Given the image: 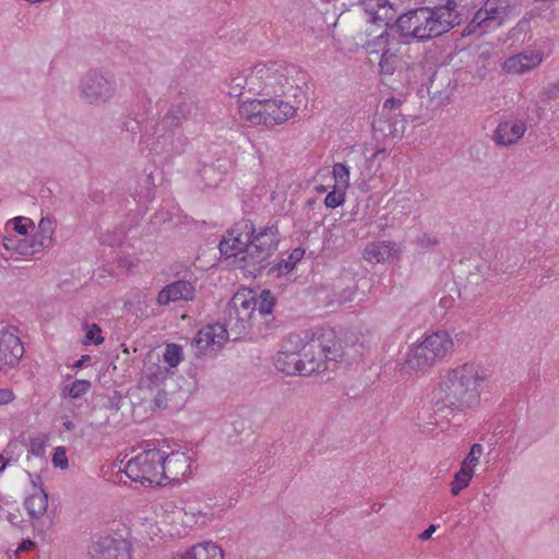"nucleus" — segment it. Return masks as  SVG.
<instances>
[{"label":"nucleus","instance_id":"f257e3e1","mask_svg":"<svg viewBox=\"0 0 559 559\" xmlns=\"http://www.w3.org/2000/svg\"><path fill=\"white\" fill-rule=\"evenodd\" d=\"M306 84V74L294 64L277 61L259 62L243 73L233 75L228 94L240 97H282Z\"/></svg>","mask_w":559,"mask_h":559},{"label":"nucleus","instance_id":"f03ea898","mask_svg":"<svg viewBox=\"0 0 559 559\" xmlns=\"http://www.w3.org/2000/svg\"><path fill=\"white\" fill-rule=\"evenodd\" d=\"M278 242L276 226H266L255 233L251 221L241 219L227 231L218 249L227 259H234L237 267L254 274L262 271V263L276 251Z\"/></svg>","mask_w":559,"mask_h":559},{"label":"nucleus","instance_id":"7ed1b4c3","mask_svg":"<svg viewBox=\"0 0 559 559\" xmlns=\"http://www.w3.org/2000/svg\"><path fill=\"white\" fill-rule=\"evenodd\" d=\"M485 379V370L479 365L466 362L452 369L440 384L435 412L462 411L476 405Z\"/></svg>","mask_w":559,"mask_h":559},{"label":"nucleus","instance_id":"20e7f679","mask_svg":"<svg viewBox=\"0 0 559 559\" xmlns=\"http://www.w3.org/2000/svg\"><path fill=\"white\" fill-rule=\"evenodd\" d=\"M441 24L430 7H419L400 14L391 25V32L399 34L403 44L426 43L445 34Z\"/></svg>","mask_w":559,"mask_h":559},{"label":"nucleus","instance_id":"39448f33","mask_svg":"<svg viewBox=\"0 0 559 559\" xmlns=\"http://www.w3.org/2000/svg\"><path fill=\"white\" fill-rule=\"evenodd\" d=\"M295 112L296 108L281 97H247L239 106L241 118L252 126H264L266 128L284 123Z\"/></svg>","mask_w":559,"mask_h":559},{"label":"nucleus","instance_id":"423d86ee","mask_svg":"<svg viewBox=\"0 0 559 559\" xmlns=\"http://www.w3.org/2000/svg\"><path fill=\"white\" fill-rule=\"evenodd\" d=\"M334 338V331H329L302 345L299 350L300 376L324 371L328 369V360L337 361L343 358L344 350Z\"/></svg>","mask_w":559,"mask_h":559},{"label":"nucleus","instance_id":"0eeeda50","mask_svg":"<svg viewBox=\"0 0 559 559\" xmlns=\"http://www.w3.org/2000/svg\"><path fill=\"white\" fill-rule=\"evenodd\" d=\"M257 310V297L252 290L237 292L228 301L224 311L223 325L227 336L240 338L251 326V320Z\"/></svg>","mask_w":559,"mask_h":559},{"label":"nucleus","instance_id":"6e6552de","mask_svg":"<svg viewBox=\"0 0 559 559\" xmlns=\"http://www.w3.org/2000/svg\"><path fill=\"white\" fill-rule=\"evenodd\" d=\"M402 105L403 102L400 98L390 97L384 100L371 123L373 139L377 142L402 136L405 129Z\"/></svg>","mask_w":559,"mask_h":559},{"label":"nucleus","instance_id":"1a4fd4ad","mask_svg":"<svg viewBox=\"0 0 559 559\" xmlns=\"http://www.w3.org/2000/svg\"><path fill=\"white\" fill-rule=\"evenodd\" d=\"M163 451L159 449L144 450L130 459L124 466V474L133 481L142 485H160L163 469Z\"/></svg>","mask_w":559,"mask_h":559},{"label":"nucleus","instance_id":"9d476101","mask_svg":"<svg viewBox=\"0 0 559 559\" xmlns=\"http://www.w3.org/2000/svg\"><path fill=\"white\" fill-rule=\"evenodd\" d=\"M116 80L114 75L97 69L88 70L80 80L79 92L81 98L90 105H104L116 95Z\"/></svg>","mask_w":559,"mask_h":559},{"label":"nucleus","instance_id":"9b49d317","mask_svg":"<svg viewBox=\"0 0 559 559\" xmlns=\"http://www.w3.org/2000/svg\"><path fill=\"white\" fill-rule=\"evenodd\" d=\"M53 230V221L49 217H43L38 224L37 231L31 238L15 240L14 238L5 237L3 246L7 250H14L24 255L34 254L52 245Z\"/></svg>","mask_w":559,"mask_h":559},{"label":"nucleus","instance_id":"f8f14e48","mask_svg":"<svg viewBox=\"0 0 559 559\" xmlns=\"http://www.w3.org/2000/svg\"><path fill=\"white\" fill-rule=\"evenodd\" d=\"M361 4L366 13L369 15L368 21L372 24H383L384 31L378 35L371 46H381L382 43L390 44V37H395L394 33L391 32V25L394 23L396 17V9L389 2V0H361Z\"/></svg>","mask_w":559,"mask_h":559},{"label":"nucleus","instance_id":"ddd939ff","mask_svg":"<svg viewBox=\"0 0 559 559\" xmlns=\"http://www.w3.org/2000/svg\"><path fill=\"white\" fill-rule=\"evenodd\" d=\"M400 44V39L390 37V44L382 43V45L379 46L381 49L379 73L382 78V81L385 83L390 82L391 78L395 73H397L401 78H407V72L411 69V66L403 60V57L400 53V49L395 47Z\"/></svg>","mask_w":559,"mask_h":559},{"label":"nucleus","instance_id":"4468645a","mask_svg":"<svg viewBox=\"0 0 559 559\" xmlns=\"http://www.w3.org/2000/svg\"><path fill=\"white\" fill-rule=\"evenodd\" d=\"M91 559H131V544L121 538L100 537L92 544Z\"/></svg>","mask_w":559,"mask_h":559},{"label":"nucleus","instance_id":"2eb2a0df","mask_svg":"<svg viewBox=\"0 0 559 559\" xmlns=\"http://www.w3.org/2000/svg\"><path fill=\"white\" fill-rule=\"evenodd\" d=\"M198 110L197 99L194 95H187L180 100L171 104L168 111L162 119L163 129H176L181 127L182 122L190 119Z\"/></svg>","mask_w":559,"mask_h":559},{"label":"nucleus","instance_id":"dca6fc26","mask_svg":"<svg viewBox=\"0 0 559 559\" xmlns=\"http://www.w3.org/2000/svg\"><path fill=\"white\" fill-rule=\"evenodd\" d=\"M162 481H180L191 473L190 456L180 451L166 454L163 451Z\"/></svg>","mask_w":559,"mask_h":559},{"label":"nucleus","instance_id":"f3484780","mask_svg":"<svg viewBox=\"0 0 559 559\" xmlns=\"http://www.w3.org/2000/svg\"><path fill=\"white\" fill-rule=\"evenodd\" d=\"M23 354L21 340L5 325H0V369L16 364Z\"/></svg>","mask_w":559,"mask_h":559},{"label":"nucleus","instance_id":"a211bd4d","mask_svg":"<svg viewBox=\"0 0 559 559\" xmlns=\"http://www.w3.org/2000/svg\"><path fill=\"white\" fill-rule=\"evenodd\" d=\"M195 296L194 285L186 280L175 281L164 286L157 294L156 304L167 306L170 302L190 301Z\"/></svg>","mask_w":559,"mask_h":559},{"label":"nucleus","instance_id":"6ab92c4d","mask_svg":"<svg viewBox=\"0 0 559 559\" xmlns=\"http://www.w3.org/2000/svg\"><path fill=\"white\" fill-rule=\"evenodd\" d=\"M229 337L230 336H227L226 326L217 323L202 328L194 336L192 344L198 348L199 352H202L213 345L222 347L224 341Z\"/></svg>","mask_w":559,"mask_h":559},{"label":"nucleus","instance_id":"aec40b11","mask_svg":"<svg viewBox=\"0 0 559 559\" xmlns=\"http://www.w3.org/2000/svg\"><path fill=\"white\" fill-rule=\"evenodd\" d=\"M525 131L526 126L523 121L500 122L493 132V141L497 145L509 146L516 143Z\"/></svg>","mask_w":559,"mask_h":559},{"label":"nucleus","instance_id":"412c9836","mask_svg":"<svg viewBox=\"0 0 559 559\" xmlns=\"http://www.w3.org/2000/svg\"><path fill=\"white\" fill-rule=\"evenodd\" d=\"M438 360V357L427 344V340L425 337L424 341L413 348L407 355L406 365L411 369L423 370L432 366Z\"/></svg>","mask_w":559,"mask_h":559},{"label":"nucleus","instance_id":"4be33fe9","mask_svg":"<svg viewBox=\"0 0 559 559\" xmlns=\"http://www.w3.org/2000/svg\"><path fill=\"white\" fill-rule=\"evenodd\" d=\"M174 559H224L221 547L212 542H204L192 546L183 554H178Z\"/></svg>","mask_w":559,"mask_h":559},{"label":"nucleus","instance_id":"5701e85b","mask_svg":"<svg viewBox=\"0 0 559 559\" xmlns=\"http://www.w3.org/2000/svg\"><path fill=\"white\" fill-rule=\"evenodd\" d=\"M430 8L433 10L436 17L442 22L441 27L444 33H448L461 23L460 14L456 11L457 3L455 0H447L444 4Z\"/></svg>","mask_w":559,"mask_h":559},{"label":"nucleus","instance_id":"b1692460","mask_svg":"<svg viewBox=\"0 0 559 559\" xmlns=\"http://www.w3.org/2000/svg\"><path fill=\"white\" fill-rule=\"evenodd\" d=\"M183 151V143L178 139L175 141V133L173 129H168L163 134H159L152 143L151 152L156 155L169 154L177 155Z\"/></svg>","mask_w":559,"mask_h":559},{"label":"nucleus","instance_id":"393cba45","mask_svg":"<svg viewBox=\"0 0 559 559\" xmlns=\"http://www.w3.org/2000/svg\"><path fill=\"white\" fill-rule=\"evenodd\" d=\"M275 366L281 372L300 376L299 350L294 352L289 349L287 345H284L283 348L277 353Z\"/></svg>","mask_w":559,"mask_h":559},{"label":"nucleus","instance_id":"a878e982","mask_svg":"<svg viewBox=\"0 0 559 559\" xmlns=\"http://www.w3.org/2000/svg\"><path fill=\"white\" fill-rule=\"evenodd\" d=\"M427 344L438 359H442L453 348V340L447 331H437L426 336Z\"/></svg>","mask_w":559,"mask_h":559},{"label":"nucleus","instance_id":"bb28decb","mask_svg":"<svg viewBox=\"0 0 559 559\" xmlns=\"http://www.w3.org/2000/svg\"><path fill=\"white\" fill-rule=\"evenodd\" d=\"M24 506L31 519L38 520L47 511L48 493L45 489L35 491L25 499Z\"/></svg>","mask_w":559,"mask_h":559},{"label":"nucleus","instance_id":"cd10ccee","mask_svg":"<svg viewBox=\"0 0 559 559\" xmlns=\"http://www.w3.org/2000/svg\"><path fill=\"white\" fill-rule=\"evenodd\" d=\"M481 8L493 25H500L508 14L510 0H487Z\"/></svg>","mask_w":559,"mask_h":559},{"label":"nucleus","instance_id":"c85d7f7f","mask_svg":"<svg viewBox=\"0 0 559 559\" xmlns=\"http://www.w3.org/2000/svg\"><path fill=\"white\" fill-rule=\"evenodd\" d=\"M391 257L390 245L384 241L368 243L364 250V258L371 263H381Z\"/></svg>","mask_w":559,"mask_h":559},{"label":"nucleus","instance_id":"c756f323","mask_svg":"<svg viewBox=\"0 0 559 559\" xmlns=\"http://www.w3.org/2000/svg\"><path fill=\"white\" fill-rule=\"evenodd\" d=\"M91 388L92 383L90 380H75L71 384L64 385L61 395L63 397H71L73 400H78L84 394H86Z\"/></svg>","mask_w":559,"mask_h":559},{"label":"nucleus","instance_id":"7c9ffc66","mask_svg":"<svg viewBox=\"0 0 559 559\" xmlns=\"http://www.w3.org/2000/svg\"><path fill=\"white\" fill-rule=\"evenodd\" d=\"M305 254V250L302 248H296L292 251L287 260H282L277 264H275L271 271H277V274H287L289 273L297 262H299Z\"/></svg>","mask_w":559,"mask_h":559},{"label":"nucleus","instance_id":"2f4dec72","mask_svg":"<svg viewBox=\"0 0 559 559\" xmlns=\"http://www.w3.org/2000/svg\"><path fill=\"white\" fill-rule=\"evenodd\" d=\"M275 304L276 299L270 289H263L257 297V310L261 316L271 314Z\"/></svg>","mask_w":559,"mask_h":559},{"label":"nucleus","instance_id":"473e14b6","mask_svg":"<svg viewBox=\"0 0 559 559\" xmlns=\"http://www.w3.org/2000/svg\"><path fill=\"white\" fill-rule=\"evenodd\" d=\"M85 330V337L83 340L84 345L94 344V345H100L104 343L105 338L102 335V329L96 323H85L84 324Z\"/></svg>","mask_w":559,"mask_h":559},{"label":"nucleus","instance_id":"72a5a7b5","mask_svg":"<svg viewBox=\"0 0 559 559\" xmlns=\"http://www.w3.org/2000/svg\"><path fill=\"white\" fill-rule=\"evenodd\" d=\"M182 348L177 344H168L164 353V360L170 366L176 367L182 360Z\"/></svg>","mask_w":559,"mask_h":559},{"label":"nucleus","instance_id":"f704fd0d","mask_svg":"<svg viewBox=\"0 0 559 559\" xmlns=\"http://www.w3.org/2000/svg\"><path fill=\"white\" fill-rule=\"evenodd\" d=\"M526 66L527 64H525L523 62V60H521V58L515 55V56L509 57L504 61L503 70L508 73L521 74V73L531 71V69H526Z\"/></svg>","mask_w":559,"mask_h":559},{"label":"nucleus","instance_id":"c9c22d12","mask_svg":"<svg viewBox=\"0 0 559 559\" xmlns=\"http://www.w3.org/2000/svg\"><path fill=\"white\" fill-rule=\"evenodd\" d=\"M490 60L491 53L488 50L475 56L474 63L476 68V74L478 78L483 79L486 75L490 64Z\"/></svg>","mask_w":559,"mask_h":559},{"label":"nucleus","instance_id":"e433bc0d","mask_svg":"<svg viewBox=\"0 0 559 559\" xmlns=\"http://www.w3.org/2000/svg\"><path fill=\"white\" fill-rule=\"evenodd\" d=\"M539 99L543 103L559 99V80L557 82L546 84L539 93Z\"/></svg>","mask_w":559,"mask_h":559},{"label":"nucleus","instance_id":"4c0bfd02","mask_svg":"<svg viewBox=\"0 0 559 559\" xmlns=\"http://www.w3.org/2000/svg\"><path fill=\"white\" fill-rule=\"evenodd\" d=\"M335 181L345 189L349 182V168L343 163H336L333 166Z\"/></svg>","mask_w":559,"mask_h":559},{"label":"nucleus","instance_id":"58836bf2","mask_svg":"<svg viewBox=\"0 0 559 559\" xmlns=\"http://www.w3.org/2000/svg\"><path fill=\"white\" fill-rule=\"evenodd\" d=\"M345 201V192L343 188L335 189L329 192L324 199V204L328 207L335 209L342 205Z\"/></svg>","mask_w":559,"mask_h":559},{"label":"nucleus","instance_id":"ea45409f","mask_svg":"<svg viewBox=\"0 0 559 559\" xmlns=\"http://www.w3.org/2000/svg\"><path fill=\"white\" fill-rule=\"evenodd\" d=\"M483 447L479 443H474L469 450V453L463 461L462 466H466L467 468H472L474 471V467L477 465Z\"/></svg>","mask_w":559,"mask_h":559},{"label":"nucleus","instance_id":"a19ab883","mask_svg":"<svg viewBox=\"0 0 559 559\" xmlns=\"http://www.w3.org/2000/svg\"><path fill=\"white\" fill-rule=\"evenodd\" d=\"M474 471L466 466H461L460 471L455 473L453 483L459 484L466 488L473 477Z\"/></svg>","mask_w":559,"mask_h":559},{"label":"nucleus","instance_id":"79ce46f5","mask_svg":"<svg viewBox=\"0 0 559 559\" xmlns=\"http://www.w3.org/2000/svg\"><path fill=\"white\" fill-rule=\"evenodd\" d=\"M518 57L521 58V60H523V62L526 66V69H534L535 67H537L542 60H543V57L539 52H536V51H532V52H521V53H518L516 55Z\"/></svg>","mask_w":559,"mask_h":559},{"label":"nucleus","instance_id":"37998d69","mask_svg":"<svg viewBox=\"0 0 559 559\" xmlns=\"http://www.w3.org/2000/svg\"><path fill=\"white\" fill-rule=\"evenodd\" d=\"M518 57L521 58V60H523V62L526 66V69H534L535 67H537L542 60H543V57L539 52H536V51H532V52H521V53H518L516 55Z\"/></svg>","mask_w":559,"mask_h":559},{"label":"nucleus","instance_id":"c03bdc74","mask_svg":"<svg viewBox=\"0 0 559 559\" xmlns=\"http://www.w3.org/2000/svg\"><path fill=\"white\" fill-rule=\"evenodd\" d=\"M51 461L55 467H59L61 469L67 468L69 465L66 450L62 447L56 448Z\"/></svg>","mask_w":559,"mask_h":559},{"label":"nucleus","instance_id":"a18cd8bd","mask_svg":"<svg viewBox=\"0 0 559 559\" xmlns=\"http://www.w3.org/2000/svg\"><path fill=\"white\" fill-rule=\"evenodd\" d=\"M45 444L44 441L40 438H32L29 440V449L28 452L39 456L44 453Z\"/></svg>","mask_w":559,"mask_h":559},{"label":"nucleus","instance_id":"49530a36","mask_svg":"<svg viewBox=\"0 0 559 559\" xmlns=\"http://www.w3.org/2000/svg\"><path fill=\"white\" fill-rule=\"evenodd\" d=\"M417 243L421 248L430 249L436 247L439 243V240L436 237L424 234L417 238Z\"/></svg>","mask_w":559,"mask_h":559},{"label":"nucleus","instance_id":"de8ad7c7","mask_svg":"<svg viewBox=\"0 0 559 559\" xmlns=\"http://www.w3.org/2000/svg\"><path fill=\"white\" fill-rule=\"evenodd\" d=\"M475 19L480 23V25L484 27V31H487V28H490L491 21L489 20L488 15L484 12V9L480 8L475 14Z\"/></svg>","mask_w":559,"mask_h":559},{"label":"nucleus","instance_id":"09e8293b","mask_svg":"<svg viewBox=\"0 0 559 559\" xmlns=\"http://www.w3.org/2000/svg\"><path fill=\"white\" fill-rule=\"evenodd\" d=\"M477 31H480L484 33V27L480 25V23L473 16L472 21L467 24V26L464 29V35H471L476 33Z\"/></svg>","mask_w":559,"mask_h":559},{"label":"nucleus","instance_id":"8fccbe9b","mask_svg":"<svg viewBox=\"0 0 559 559\" xmlns=\"http://www.w3.org/2000/svg\"><path fill=\"white\" fill-rule=\"evenodd\" d=\"M14 230L19 233L23 238L27 237V226L23 224V217H15L14 219Z\"/></svg>","mask_w":559,"mask_h":559},{"label":"nucleus","instance_id":"3c124183","mask_svg":"<svg viewBox=\"0 0 559 559\" xmlns=\"http://www.w3.org/2000/svg\"><path fill=\"white\" fill-rule=\"evenodd\" d=\"M14 399V394L9 389H0V405L8 404Z\"/></svg>","mask_w":559,"mask_h":559},{"label":"nucleus","instance_id":"603ef678","mask_svg":"<svg viewBox=\"0 0 559 559\" xmlns=\"http://www.w3.org/2000/svg\"><path fill=\"white\" fill-rule=\"evenodd\" d=\"M28 476H29L31 483H32L33 487L36 489V491L44 489L43 479L39 475H33V474L28 473Z\"/></svg>","mask_w":559,"mask_h":559},{"label":"nucleus","instance_id":"864d4df0","mask_svg":"<svg viewBox=\"0 0 559 559\" xmlns=\"http://www.w3.org/2000/svg\"><path fill=\"white\" fill-rule=\"evenodd\" d=\"M437 526L433 524H430L420 535L419 538L421 540H427L431 537V535L436 532Z\"/></svg>","mask_w":559,"mask_h":559},{"label":"nucleus","instance_id":"5fc2aeb1","mask_svg":"<svg viewBox=\"0 0 559 559\" xmlns=\"http://www.w3.org/2000/svg\"><path fill=\"white\" fill-rule=\"evenodd\" d=\"M91 361V356L90 355H83L81 356L80 359H78L74 364H73V368L74 369H79V368H83L87 362Z\"/></svg>","mask_w":559,"mask_h":559},{"label":"nucleus","instance_id":"6e6d98bb","mask_svg":"<svg viewBox=\"0 0 559 559\" xmlns=\"http://www.w3.org/2000/svg\"><path fill=\"white\" fill-rule=\"evenodd\" d=\"M34 546H35V544L32 540H29V539L23 540L21 543V545L19 546V550L27 551V550L32 549Z\"/></svg>","mask_w":559,"mask_h":559},{"label":"nucleus","instance_id":"4d7b16f0","mask_svg":"<svg viewBox=\"0 0 559 559\" xmlns=\"http://www.w3.org/2000/svg\"><path fill=\"white\" fill-rule=\"evenodd\" d=\"M463 489V486H460L459 484H455L453 481L451 483V493L453 496H457Z\"/></svg>","mask_w":559,"mask_h":559},{"label":"nucleus","instance_id":"13d9d810","mask_svg":"<svg viewBox=\"0 0 559 559\" xmlns=\"http://www.w3.org/2000/svg\"><path fill=\"white\" fill-rule=\"evenodd\" d=\"M436 81H437V75L435 74V75L431 78V85L428 87V92H429V94H431V93H432V94L438 93V91H437V90L431 91V90L433 88V85H435V82H436Z\"/></svg>","mask_w":559,"mask_h":559},{"label":"nucleus","instance_id":"bf43d9fd","mask_svg":"<svg viewBox=\"0 0 559 559\" xmlns=\"http://www.w3.org/2000/svg\"><path fill=\"white\" fill-rule=\"evenodd\" d=\"M385 147H378L371 158H376L379 154L385 153Z\"/></svg>","mask_w":559,"mask_h":559},{"label":"nucleus","instance_id":"052dcab7","mask_svg":"<svg viewBox=\"0 0 559 559\" xmlns=\"http://www.w3.org/2000/svg\"><path fill=\"white\" fill-rule=\"evenodd\" d=\"M63 427L66 428V430H72L74 429V424L68 420L63 423Z\"/></svg>","mask_w":559,"mask_h":559},{"label":"nucleus","instance_id":"680f3d73","mask_svg":"<svg viewBox=\"0 0 559 559\" xmlns=\"http://www.w3.org/2000/svg\"><path fill=\"white\" fill-rule=\"evenodd\" d=\"M4 457L0 454V472L5 468V463L3 462Z\"/></svg>","mask_w":559,"mask_h":559},{"label":"nucleus","instance_id":"e2e57ef3","mask_svg":"<svg viewBox=\"0 0 559 559\" xmlns=\"http://www.w3.org/2000/svg\"><path fill=\"white\" fill-rule=\"evenodd\" d=\"M162 395H165V392H158L156 397H155V403L158 404V399H160Z\"/></svg>","mask_w":559,"mask_h":559},{"label":"nucleus","instance_id":"0e129e2a","mask_svg":"<svg viewBox=\"0 0 559 559\" xmlns=\"http://www.w3.org/2000/svg\"><path fill=\"white\" fill-rule=\"evenodd\" d=\"M379 51L378 50H374V49H370L369 50V53L372 55V53H378Z\"/></svg>","mask_w":559,"mask_h":559}]
</instances>
